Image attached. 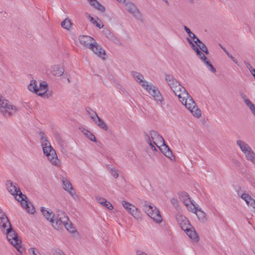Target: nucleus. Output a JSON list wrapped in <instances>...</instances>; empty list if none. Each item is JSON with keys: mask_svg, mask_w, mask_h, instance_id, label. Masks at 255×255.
<instances>
[{"mask_svg": "<svg viewBox=\"0 0 255 255\" xmlns=\"http://www.w3.org/2000/svg\"><path fill=\"white\" fill-rule=\"evenodd\" d=\"M165 80L175 95L178 96L179 101L185 105L192 115L197 118H200L202 114L201 110L185 88L170 74L165 75Z\"/></svg>", "mask_w": 255, "mask_h": 255, "instance_id": "obj_1", "label": "nucleus"}, {"mask_svg": "<svg viewBox=\"0 0 255 255\" xmlns=\"http://www.w3.org/2000/svg\"><path fill=\"white\" fill-rule=\"evenodd\" d=\"M0 227L1 230L6 232V237L8 241L20 253L24 251L21 245V241L17 235L11 227V225L6 215L0 209Z\"/></svg>", "mask_w": 255, "mask_h": 255, "instance_id": "obj_2", "label": "nucleus"}, {"mask_svg": "<svg viewBox=\"0 0 255 255\" xmlns=\"http://www.w3.org/2000/svg\"><path fill=\"white\" fill-rule=\"evenodd\" d=\"M6 187L8 192L13 196H14L18 201L21 202V205L28 213L33 214L35 212V209L32 204L27 202L25 200L26 196L22 194L19 187L15 183L10 180H8L6 183Z\"/></svg>", "mask_w": 255, "mask_h": 255, "instance_id": "obj_3", "label": "nucleus"}, {"mask_svg": "<svg viewBox=\"0 0 255 255\" xmlns=\"http://www.w3.org/2000/svg\"><path fill=\"white\" fill-rule=\"evenodd\" d=\"M48 84L45 81L41 82L39 86L37 85L36 80L32 79L27 86V89L31 92L43 98H49L52 95L50 92H48Z\"/></svg>", "mask_w": 255, "mask_h": 255, "instance_id": "obj_4", "label": "nucleus"}, {"mask_svg": "<svg viewBox=\"0 0 255 255\" xmlns=\"http://www.w3.org/2000/svg\"><path fill=\"white\" fill-rule=\"evenodd\" d=\"M144 139L153 151H156L155 146L158 147L164 142L162 136L155 130H152L149 133H146L144 135Z\"/></svg>", "mask_w": 255, "mask_h": 255, "instance_id": "obj_5", "label": "nucleus"}, {"mask_svg": "<svg viewBox=\"0 0 255 255\" xmlns=\"http://www.w3.org/2000/svg\"><path fill=\"white\" fill-rule=\"evenodd\" d=\"M19 108L12 104L2 96H0V113L6 117H9L16 114Z\"/></svg>", "mask_w": 255, "mask_h": 255, "instance_id": "obj_6", "label": "nucleus"}, {"mask_svg": "<svg viewBox=\"0 0 255 255\" xmlns=\"http://www.w3.org/2000/svg\"><path fill=\"white\" fill-rule=\"evenodd\" d=\"M237 145L244 154L246 159L255 166V152L252 147L245 141L238 140Z\"/></svg>", "mask_w": 255, "mask_h": 255, "instance_id": "obj_7", "label": "nucleus"}, {"mask_svg": "<svg viewBox=\"0 0 255 255\" xmlns=\"http://www.w3.org/2000/svg\"><path fill=\"white\" fill-rule=\"evenodd\" d=\"M44 154L46 156L47 160L53 166L60 167L61 165V161L58 158L56 152L52 146L43 148Z\"/></svg>", "mask_w": 255, "mask_h": 255, "instance_id": "obj_8", "label": "nucleus"}, {"mask_svg": "<svg viewBox=\"0 0 255 255\" xmlns=\"http://www.w3.org/2000/svg\"><path fill=\"white\" fill-rule=\"evenodd\" d=\"M144 89L150 95L158 105L164 104V98L158 89L152 83H149Z\"/></svg>", "mask_w": 255, "mask_h": 255, "instance_id": "obj_9", "label": "nucleus"}, {"mask_svg": "<svg viewBox=\"0 0 255 255\" xmlns=\"http://www.w3.org/2000/svg\"><path fill=\"white\" fill-rule=\"evenodd\" d=\"M68 222V218L66 214L61 211L57 210L54 215L52 226L56 229H59L63 226V223Z\"/></svg>", "mask_w": 255, "mask_h": 255, "instance_id": "obj_10", "label": "nucleus"}, {"mask_svg": "<svg viewBox=\"0 0 255 255\" xmlns=\"http://www.w3.org/2000/svg\"><path fill=\"white\" fill-rule=\"evenodd\" d=\"M122 205L125 209L136 220L141 218V215L139 210L133 205L131 204L126 201H122Z\"/></svg>", "mask_w": 255, "mask_h": 255, "instance_id": "obj_11", "label": "nucleus"}, {"mask_svg": "<svg viewBox=\"0 0 255 255\" xmlns=\"http://www.w3.org/2000/svg\"><path fill=\"white\" fill-rule=\"evenodd\" d=\"M175 219L182 230H187L188 227H190V223L188 219L182 214L177 213L175 215Z\"/></svg>", "mask_w": 255, "mask_h": 255, "instance_id": "obj_12", "label": "nucleus"}, {"mask_svg": "<svg viewBox=\"0 0 255 255\" xmlns=\"http://www.w3.org/2000/svg\"><path fill=\"white\" fill-rule=\"evenodd\" d=\"M89 49L99 57L103 59H105L106 52L105 50L96 42V41H95V43H93L92 46H91Z\"/></svg>", "mask_w": 255, "mask_h": 255, "instance_id": "obj_13", "label": "nucleus"}, {"mask_svg": "<svg viewBox=\"0 0 255 255\" xmlns=\"http://www.w3.org/2000/svg\"><path fill=\"white\" fill-rule=\"evenodd\" d=\"M187 230H183L188 237L195 243L199 241V238L195 230V229L190 225V227H188Z\"/></svg>", "mask_w": 255, "mask_h": 255, "instance_id": "obj_14", "label": "nucleus"}, {"mask_svg": "<svg viewBox=\"0 0 255 255\" xmlns=\"http://www.w3.org/2000/svg\"><path fill=\"white\" fill-rule=\"evenodd\" d=\"M79 40L81 44L84 45L88 48L92 46L95 43V40L91 36L87 35H81L79 37Z\"/></svg>", "mask_w": 255, "mask_h": 255, "instance_id": "obj_15", "label": "nucleus"}, {"mask_svg": "<svg viewBox=\"0 0 255 255\" xmlns=\"http://www.w3.org/2000/svg\"><path fill=\"white\" fill-rule=\"evenodd\" d=\"M132 76L134 80L138 82L144 89L149 83L145 81L142 75L137 72H132Z\"/></svg>", "mask_w": 255, "mask_h": 255, "instance_id": "obj_16", "label": "nucleus"}, {"mask_svg": "<svg viewBox=\"0 0 255 255\" xmlns=\"http://www.w3.org/2000/svg\"><path fill=\"white\" fill-rule=\"evenodd\" d=\"M55 140L58 144L61 151L63 153H66L67 152V142L62 139L61 135L59 134H56L55 135Z\"/></svg>", "mask_w": 255, "mask_h": 255, "instance_id": "obj_17", "label": "nucleus"}, {"mask_svg": "<svg viewBox=\"0 0 255 255\" xmlns=\"http://www.w3.org/2000/svg\"><path fill=\"white\" fill-rule=\"evenodd\" d=\"M63 188L66 190L69 194L73 197L76 196V193L74 192L72 184L70 181L65 178H62Z\"/></svg>", "mask_w": 255, "mask_h": 255, "instance_id": "obj_18", "label": "nucleus"}, {"mask_svg": "<svg viewBox=\"0 0 255 255\" xmlns=\"http://www.w3.org/2000/svg\"><path fill=\"white\" fill-rule=\"evenodd\" d=\"M249 206H251L255 209V200L248 194L244 193L240 196Z\"/></svg>", "mask_w": 255, "mask_h": 255, "instance_id": "obj_19", "label": "nucleus"}, {"mask_svg": "<svg viewBox=\"0 0 255 255\" xmlns=\"http://www.w3.org/2000/svg\"><path fill=\"white\" fill-rule=\"evenodd\" d=\"M126 8L134 16H139V12L136 6L131 2H128L126 4Z\"/></svg>", "mask_w": 255, "mask_h": 255, "instance_id": "obj_20", "label": "nucleus"}, {"mask_svg": "<svg viewBox=\"0 0 255 255\" xmlns=\"http://www.w3.org/2000/svg\"><path fill=\"white\" fill-rule=\"evenodd\" d=\"M51 71L53 75L59 77L63 75L64 69L60 65H55L51 67Z\"/></svg>", "mask_w": 255, "mask_h": 255, "instance_id": "obj_21", "label": "nucleus"}, {"mask_svg": "<svg viewBox=\"0 0 255 255\" xmlns=\"http://www.w3.org/2000/svg\"><path fill=\"white\" fill-rule=\"evenodd\" d=\"M96 200L99 204L102 205L107 209L112 210L114 209V207L112 204L109 201H108L105 198L97 196L96 197Z\"/></svg>", "mask_w": 255, "mask_h": 255, "instance_id": "obj_22", "label": "nucleus"}, {"mask_svg": "<svg viewBox=\"0 0 255 255\" xmlns=\"http://www.w3.org/2000/svg\"><path fill=\"white\" fill-rule=\"evenodd\" d=\"M39 136L42 149L47 147L51 146L50 142L48 140L47 136L43 132H40L39 133Z\"/></svg>", "mask_w": 255, "mask_h": 255, "instance_id": "obj_23", "label": "nucleus"}, {"mask_svg": "<svg viewBox=\"0 0 255 255\" xmlns=\"http://www.w3.org/2000/svg\"><path fill=\"white\" fill-rule=\"evenodd\" d=\"M188 42L191 45L192 49L196 52L197 55L199 56V58L203 61H204V63L205 62H206V61H208L205 55L199 50V49L195 45V44L192 43L191 40H190L189 39H188Z\"/></svg>", "mask_w": 255, "mask_h": 255, "instance_id": "obj_24", "label": "nucleus"}, {"mask_svg": "<svg viewBox=\"0 0 255 255\" xmlns=\"http://www.w3.org/2000/svg\"><path fill=\"white\" fill-rule=\"evenodd\" d=\"M158 148L167 157L170 158L172 157V152L169 147L165 144V141L163 143V144Z\"/></svg>", "mask_w": 255, "mask_h": 255, "instance_id": "obj_25", "label": "nucleus"}, {"mask_svg": "<svg viewBox=\"0 0 255 255\" xmlns=\"http://www.w3.org/2000/svg\"><path fill=\"white\" fill-rule=\"evenodd\" d=\"M41 211L43 216L53 224L54 215L51 210H46L44 208L42 207L41 209Z\"/></svg>", "mask_w": 255, "mask_h": 255, "instance_id": "obj_26", "label": "nucleus"}, {"mask_svg": "<svg viewBox=\"0 0 255 255\" xmlns=\"http://www.w3.org/2000/svg\"><path fill=\"white\" fill-rule=\"evenodd\" d=\"M150 217L157 223H160L162 221L160 212L156 208H154V212L152 213Z\"/></svg>", "mask_w": 255, "mask_h": 255, "instance_id": "obj_27", "label": "nucleus"}, {"mask_svg": "<svg viewBox=\"0 0 255 255\" xmlns=\"http://www.w3.org/2000/svg\"><path fill=\"white\" fill-rule=\"evenodd\" d=\"M178 196L180 200L182 201L184 205L187 204L191 201V199L188 194L185 192H180L178 193Z\"/></svg>", "mask_w": 255, "mask_h": 255, "instance_id": "obj_28", "label": "nucleus"}, {"mask_svg": "<svg viewBox=\"0 0 255 255\" xmlns=\"http://www.w3.org/2000/svg\"><path fill=\"white\" fill-rule=\"evenodd\" d=\"M87 17L88 19L90 20V21L94 24L96 25V26L98 27L101 28H103L104 26V25L102 23L101 21L97 19V20L94 18L93 17H92L88 13H86Z\"/></svg>", "mask_w": 255, "mask_h": 255, "instance_id": "obj_29", "label": "nucleus"}, {"mask_svg": "<svg viewBox=\"0 0 255 255\" xmlns=\"http://www.w3.org/2000/svg\"><path fill=\"white\" fill-rule=\"evenodd\" d=\"M143 210L148 215V216L150 217L151 215L154 212V208H156L154 206H152L150 205H147L146 202H144L143 204Z\"/></svg>", "mask_w": 255, "mask_h": 255, "instance_id": "obj_30", "label": "nucleus"}, {"mask_svg": "<svg viewBox=\"0 0 255 255\" xmlns=\"http://www.w3.org/2000/svg\"><path fill=\"white\" fill-rule=\"evenodd\" d=\"M61 25L63 28L69 30L71 29L72 22L69 18H66L61 22Z\"/></svg>", "mask_w": 255, "mask_h": 255, "instance_id": "obj_31", "label": "nucleus"}, {"mask_svg": "<svg viewBox=\"0 0 255 255\" xmlns=\"http://www.w3.org/2000/svg\"><path fill=\"white\" fill-rule=\"evenodd\" d=\"M94 122L101 128L107 130L108 127L105 122L101 119L99 117H98V119L96 120V121Z\"/></svg>", "mask_w": 255, "mask_h": 255, "instance_id": "obj_32", "label": "nucleus"}, {"mask_svg": "<svg viewBox=\"0 0 255 255\" xmlns=\"http://www.w3.org/2000/svg\"><path fill=\"white\" fill-rule=\"evenodd\" d=\"M194 214L196 215L200 220L204 221L206 219V214L201 209H197Z\"/></svg>", "mask_w": 255, "mask_h": 255, "instance_id": "obj_33", "label": "nucleus"}, {"mask_svg": "<svg viewBox=\"0 0 255 255\" xmlns=\"http://www.w3.org/2000/svg\"><path fill=\"white\" fill-rule=\"evenodd\" d=\"M185 206L186 207L187 210L192 213H195L198 209L195 205L192 203L191 200L189 203H187V204H185Z\"/></svg>", "mask_w": 255, "mask_h": 255, "instance_id": "obj_34", "label": "nucleus"}, {"mask_svg": "<svg viewBox=\"0 0 255 255\" xmlns=\"http://www.w3.org/2000/svg\"><path fill=\"white\" fill-rule=\"evenodd\" d=\"M63 226H64L65 228L71 233H73L76 231L69 219L68 222H66L65 223H63Z\"/></svg>", "mask_w": 255, "mask_h": 255, "instance_id": "obj_35", "label": "nucleus"}, {"mask_svg": "<svg viewBox=\"0 0 255 255\" xmlns=\"http://www.w3.org/2000/svg\"><path fill=\"white\" fill-rule=\"evenodd\" d=\"M197 46L206 54H209V52L206 46L200 40L196 44Z\"/></svg>", "mask_w": 255, "mask_h": 255, "instance_id": "obj_36", "label": "nucleus"}, {"mask_svg": "<svg viewBox=\"0 0 255 255\" xmlns=\"http://www.w3.org/2000/svg\"><path fill=\"white\" fill-rule=\"evenodd\" d=\"M82 132L84 135L86 136L87 138H88L91 141H96V138L94 135L89 130L84 129L83 130H82Z\"/></svg>", "mask_w": 255, "mask_h": 255, "instance_id": "obj_37", "label": "nucleus"}, {"mask_svg": "<svg viewBox=\"0 0 255 255\" xmlns=\"http://www.w3.org/2000/svg\"><path fill=\"white\" fill-rule=\"evenodd\" d=\"M86 111L87 114L90 116L91 119H92L94 122L96 121V120L98 119V117H99L97 113L91 109L87 110Z\"/></svg>", "mask_w": 255, "mask_h": 255, "instance_id": "obj_38", "label": "nucleus"}, {"mask_svg": "<svg viewBox=\"0 0 255 255\" xmlns=\"http://www.w3.org/2000/svg\"><path fill=\"white\" fill-rule=\"evenodd\" d=\"M220 46L227 54V55L231 59V60L235 64H238V61L229 52V51H227V49L222 46L221 44H220Z\"/></svg>", "mask_w": 255, "mask_h": 255, "instance_id": "obj_39", "label": "nucleus"}, {"mask_svg": "<svg viewBox=\"0 0 255 255\" xmlns=\"http://www.w3.org/2000/svg\"><path fill=\"white\" fill-rule=\"evenodd\" d=\"M188 36L189 37V39L191 40L193 43H195L196 44L197 42H199L200 40L199 38L197 37L196 35L192 32L188 34Z\"/></svg>", "mask_w": 255, "mask_h": 255, "instance_id": "obj_40", "label": "nucleus"}, {"mask_svg": "<svg viewBox=\"0 0 255 255\" xmlns=\"http://www.w3.org/2000/svg\"><path fill=\"white\" fill-rule=\"evenodd\" d=\"M205 64L207 65L209 70L213 73H215L216 70V69L214 67V66L211 64L210 62L208 61H206Z\"/></svg>", "mask_w": 255, "mask_h": 255, "instance_id": "obj_41", "label": "nucleus"}, {"mask_svg": "<svg viewBox=\"0 0 255 255\" xmlns=\"http://www.w3.org/2000/svg\"><path fill=\"white\" fill-rule=\"evenodd\" d=\"M244 63L246 67L249 69L252 75L253 74V73H255V69L253 68L251 64H250L249 62H245Z\"/></svg>", "mask_w": 255, "mask_h": 255, "instance_id": "obj_42", "label": "nucleus"}, {"mask_svg": "<svg viewBox=\"0 0 255 255\" xmlns=\"http://www.w3.org/2000/svg\"><path fill=\"white\" fill-rule=\"evenodd\" d=\"M244 63L246 67L249 69L252 75L253 74V73H255V69L253 68L251 64H250L249 62H245Z\"/></svg>", "mask_w": 255, "mask_h": 255, "instance_id": "obj_43", "label": "nucleus"}, {"mask_svg": "<svg viewBox=\"0 0 255 255\" xmlns=\"http://www.w3.org/2000/svg\"><path fill=\"white\" fill-rule=\"evenodd\" d=\"M109 172L115 178H117L118 177L119 173L115 168H111Z\"/></svg>", "mask_w": 255, "mask_h": 255, "instance_id": "obj_44", "label": "nucleus"}, {"mask_svg": "<svg viewBox=\"0 0 255 255\" xmlns=\"http://www.w3.org/2000/svg\"><path fill=\"white\" fill-rule=\"evenodd\" d=\"M240 96H241V98L243 99V100L244 101L245 104H247L250 101H251V100H250V99H248L247 96L243 93H240Z\"/></svg>", "mask_w": 255, "mask_h": 255, "instance_id": "obj_45", "label": "nucleus"}, {"mask_svg": "<svg viewBox=\"0 0 255 255\" xmlns=\"http://www.w3.org/2000/svg\"><path fill=\"white\" fill-rule=\"evenodd\" d=\"M29 253L30 255H41L39 252L36 250L34 248H30L29 250Z\"/></svg>", "mask_w": 255, "mask_h": 255, "instance_id": "obj_46", "label": "nucleus"}, {"mask_svg": "<svg viewBox=\"0 0 255 255\" xmlns=\"http://www.w3.org/2000/svg\"><path fill=\"white\" fill-rule=\"evenodd\" d=\"M103 32L108 38L112 39L114 37V35L112 34L108 29H104Z\"/></svg>", "mask_w": 255, "mask_h": 255, "instance_id": "obj_47", "label": "nucleus"}, {"mask_svg": "<svg viewBox=\"0 0 255 255\" xmlns=\"http://www.w3.org/2000/svg\"><path fill=\"white\" fill-rule=\"evenodd\" d=\"M246 105L250 109L251 111L255 109V105L251 101Z\"/></svg>", "mask_w": 255, "mask_h": 255, "instance_id": "obj_48", "label": "nucleus"}, {"mask_svg": "<svg viewBox=\"0 0 255 255\" xmlns=\"http://www.w3.org/2000/svg\"><path fill=\"white\" fill-rule=\"evenodd\" d=\"M171 203L175 207H178L179 206L178 201L177 199L173 198L171 199Z\"/></svg>", "mask_w": 255, "mask_h": 255, "instance_id": "obj_49", "label": "nucleus"}, {"mask_svg": "<svg viewBox=\"0 0 255 255\" xmlns=\"http://www.w3.org/2000/svg\"><path fill=\"white\" fill-rule=\"evenodd\" d=\"M54 255H65L64 253L60 250L57 249L55 250Z\"/></svg>", "mask_w": 255, "mask_h": 255, "instance_id": "obj_50", "label": "nucleus"}, {"mask_svg": "<svg viewBox=\"0 0 255 255\" xmlns=\"http://www.w3.org/2000/svg\"><path fill=\"white\" fill-rule=\"evenodd\" d=\"M136 255H148L145 252L142 251H137L136 253Z\"/></svg>", "mask_w": 255, "mask_h": 255, "instance_id": "obj_51", "label": "nucleus"}, {"mask_svg": "<svg viewBox=\"0 0 255 255\" xmlns=\"http://www.w3.org/2000/svg\"><path fill=\"white\" fill-rule=\"evenodd\" d=\"M91 5L96 6L98 3L96 0H88Z\"/></svg>", "mask_w": 255, "mask_h": 255, "instance_id": "obj_52", "label": "nucleus"}, {"mask_svg": "<svg viewBox=\"0 0 255 255\" xmlns=\"http://www.w3.org/2000/svg\"><path fill=\"white\" fill-rule=\"evenodd\" d=\"M184 29L185 30V31L187 33L188 35L191 32L190 29L186 26H184Z\"/></svg>", "mask_w": 255, "mask_h": 255, "instance_id": "obj_53", "label": "nucleus"}, {"mask_svg": "<svg viewBox=\"0 0 255 255\" xmlns=\"http://www.w3.org/2000/svg\"><path fill=\"white\" fill-rule=\"evenodd\" d=\"M117 0L122 3H124L126 2V0Z\"/></svg>", "mask_w": 255, "mask_h": 255, "instance_id": "obj_54", "label": "nucleus"}, {"mask_svg": "<svg viewBox=\"0 0 255 255\" xmlns=\"http://www.w3.org/2000/svg\"><path fill=\"white\" fill-rule=\"evenodd\" d=\"M163 1H165L167 4H168V2L167 0H162Z\"/></svg>", "mask_w": 255, "mask_h": 255, "instance_id": "obj_55", "label": "nucleus"}, {"mask_svg": "<svg viewBox=\"0 0 255 255\" xmlns=\"http://www.w3.org/2000/svg\"><path fill=\"white\" fill-rule=\"evenodd\" d=\"M252 75L254 77V78L255 79V72L254 73H253Z\"/></svg>", "mask_w": 255, "mask_h": 255, "instance_id": "obj_56", "label": "nucleus"}, {"mask_svg": "<svg viewBox=\"0 0 255 255\" xmlns=\"http://www.w3.org/2000/svg\"><path fill=\"white\" fill-rule=\"evenodd\" d=\"M252 113L253 114L255 112V109L253 110V111H251Z\"/></svg>", "mask_w": 255, "mask_h": 255, "instance_id": "obj_57", "label": "nucleus"}, {"mask_svg": "<svg viewBox=\"0 0 255 255\" xmlns=\"http://www.w3.org/2000/svg\"><path fill=\"white\" fill-rule=\"evenodd\" d=\"M253 115L255 116V112L254 113H253Z\"/></svg>", "mask_w": 255, "mask_h": 255, "instance_id": "obj_58", "label": "nucleus"}]
</instances>
